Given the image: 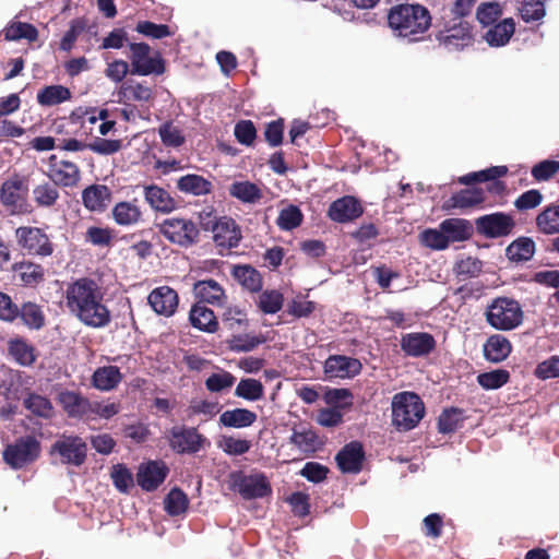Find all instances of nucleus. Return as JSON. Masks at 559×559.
Segmentation results:
<instances>
[{
	"label": "nucleus",
	"mask_w": 559,
	"mask_h": 559,
	"mask_svg": "<svg viewBox=\"0 0 559 559\" xmlns=\"http://www.w3.org/2000/svg\"><path fill=\"white\" fill-rule=\"evenodd\" d=\"M47 167V176L56 186L74 187L81 179L79 166L74 162L59 157L56 154L49 156Z\"/></svg>",
	"instance_id": "obj_14"
},
{
	"label": "nucleus",
	"mask_w": 559,
	"mask_h": 559,
	"mask_svg": "<svg viewBox=\"0 0 559 559\" xmlns=\"http://www.w3.org/2000/svg\"><path fill=\"white\" fill-rule=\"evenodd\" d=\"M290 443L295 444L302 452H314L319 445V437L311 429L296 430L290 436Z\"/></svg>",
	"instance_id": "obj_51"
},
{
	"label": "nucleus",
	"mask_w": 559,
	"mask_h": 559,
	"mask_svg": "<svg viewBox=\"0 0 559 559\" xmlns=\"http://www.w3.org/2000/svg\"><path fill=\"white\" fill-rule=\"evenodd\" d=\"M546 0H526L521 4L520 14L525 22L539 21L546 14Z\"/></svg>",
	"instance_id": "obj_63"
},
{
	"label": "nucleus",
	"mask_w": 559,
	"mask_h": 559,
	"mask_svg": "<svg viewBox=\"0 0 559 559\" xmlns=\"http://www.w3.org/2000/svg\"><path fill=\"white\" fill-rule=\"evenodd\" d=\"M33 197L37 206L52 207L57 203L60 195L55 183L52 185L50 182H45L36 186L33 189Z\"/></svg>",
	"instance_id": "obj_50"
},
{
	"label": "nucleus",
	"mask_w": 559,
	"mask_h": 559,
	"mask_svg": "<svg viewBox=\"0 0 559 559\" xmlns=\"http://www.w3.org/2000/svg\"><path fill=\"white\" fill-rule=\"evenodd\" d=\"M535 251V241L531 237L520 236L507 246L504 254L511 264L520 265L530 262Z\"/></svg>",
	"instance_id": "obj_26"
},
{
	"label": "nucleus",
	"mask_w": 559,
	"mask_h": 559,
	"mask_svg": "<svg viewBox=\"0 0 559 559\" xmlns=\"http://www.w3.org/2000/svg\"><path fill=\"white\" fill-rule=\"evenodd\" d=\"M50 454H58L63 464L81 466L87 454V444L79 436L62 435L50 449Z\"/></svg>",
	"instance_id": "obj_13"
},
{
	"label": "nucleus",
	"mask_w": 559,
	"mask_h": 559,
	"mask_svg": "<svg viewBox=\"0 0 559 559\" xmlns=\"http://www.w3.org/2000/svg\"><path fill=\"white\" fill-rule=\"evenodd\" d=\"M164 504L170 516H178L187 511L189 499L183 490L175 487L165 497Z\"/></svg>",
	"instance_id": "obj_49"
},
{
	"label": "nucleus",
	"mask_w": 559,
	"mask_h": 559,
	"mask_svg": "<svg viewBox=\"0 0 559 559\" xmlns=\"http://www.w3.org/2000/svg\"><path fill=\"white\" fill-rule=\"evenodd\" d=\"M130 48V60L131 70L130 73L133 75H160L165 72V61L157 55L151 57V47L146 43H131Z\"/></svg>",
	"instance_id": "obj_10"
},
{
	"label": "nucleus",
	"mask_w": 559,
	"mask_h": 559,
	"mask_svg": "<svg viewBox=\"0 0 559 559\" xmlns=\"http://www.w3.org/2000/svg\"><path fill=\"white\" fill-rule=\"evenodd\" d=\"M143 197L150 207L162 214H169L179 207L177 200L157 185H144Z\"/></svg>",
	"instance_id": "obj_23"
},
{
	"label": "nucleus",
	"mask_w": 559,
	"mask_h": 559,
	"mask_svg": "<svg viewBox=\"0 0 559 559\" xmlns=\"http://www.w3.org/2000/svg\"><path fill=\"white\" fill-rule=\"evenodd\" d=\"M532 176L537 181H547L559 173V160L545 159L533 166Z\"/></svg>",
	"instance_id": "obj_64"
},
{
	"label": "nucleus",
	"mask_w": 559,
	"mask_h": 559,
	"mask_svg": "<svg viewBox=\"0 0 559 559\" xmlns=\"http://www.w3.org/2000/svg\"><path fill=\"white\" fill-rule=\"evenodd\" d=\"M338 469L344 474H358L365 461L364 447L359 441L345 444L335 455Z\"/></svg>",
	"instance_id": "obj_20"
},
{
	"label": "nucleus",
	"mask_w": 559,
	"mask_h": 559,
	"mask_svg": "<svg viewBox=\"0 0 559 559\" xmlns=\"http://www.w3.org/2000/svg\"><path fill=\"white\" fill-rule=\"evenodd\" d=\"M29 330H40L45 326L46 316L41 306L33 301L23 302L19 307V317Z\"/></svg>",
	"instance_id": "obj_42"
},
{
	"label": "nucleus",
	"mask_w": 559,
	"mask_h": 559,
	"mask_svg": "<svg viewBox=\"0 0 559 559\" xmlns=\"http://www.w3.org/2000/svg\"><path fill=\"white\" fill-rule=\"evenodd\" d=\"M537 230L543 235L559 234V204L551 203L539 212L535 218Z\"/></svg>",
	"instance_id": "obj_37"
},
{
	"label": "nucleus",
	"mask_w": 559,
	"mask_h": 559,
	"mask_svg": "<svg viewBox=\"0 0 559 559\" xmlns=\"http://www.w3.org/2000/svg\"><path fill=\"white\" fill-rule=\"evenodd\" d=\"M487 323L499 331H510L523 321L521 305L508 297H498L488 305L485 312Z\"/></svg>",
	"instance_id": "obj_4"
},
{
	"label": "nucleus",
	"mask_w": 559,
	"mask_h": 559,
	"mask_svg": "<svg viewBox=\"0 0 559 559\" xmlns=\"http://www.w3.org/2000/svg\"><path fill=\"white\" fill-rule=\"evenodd\" d=\"M420 241L424 246L433 250H443L449 247V238L444 231L438 229H426L420 234Z\"/></svg>",
	"instance_id": "obj_62"
},
{
	"label": "nucleus",
	"mask_w": 559,
	"mask_h": 559,
	"mask_svg": "<svg viewBox=\"0 0 559 559\" xmlns=\"http://www.w3.org/2000/svg\"><path fill=\"white\" fill-rule=\"evenodd\" d=\"M111 216L119 226H134L143 221V212L136 199L116 203L111 209Z\"/></svg>",
	"instance_id": "obj_28"
},
{
	"label": "nucleus",
	"mask_w": 559,
	"mask_h": 559,
	"mask_svg": "<svg viewBox=\"0 0 559 559\" xmlns=\"http://www.w3.org/2000/svg\"><path fill=\"white\" fill-rule=\"evenodd\" d=\"M103 287L93 278L83 276L68 283L64 290L66 307L86 326L99 329L111 321V313L104 304Z\"/></svg>",
	"instance_id": "obj_1"
},
{
	"label": "nucleus",
	"mask_w": 559,
	"mask_h": 559,
	"mask_svg": "<svg viewBox=\"0 0 559 559\" xmlns=\"http://www.w3.org/2000/svg\"><path fill=\"white\" fill-rule=\"evenodd\" d=\"M122 373L117 366L97 368L92 376V384L100 391H111L122 381Z\"/></svg>",
	"instance_id": "obj_34"
},
{
	"label": "nucleus",
	"mask_w": 559,
	"mask_h": 559,
	"mask_svg": "<svg viewBox=\"0 0 559 559\" xmlns=\"http://www.w3.org/2000/svg\"><path fill=\"white\" fill-rule=\"evenodd\" d=\"M135 31L153 39H162L174 34L167 24H156L151 21L138 22Z\"/></svg>",
	"instance_id": "obj_60"
},
{
	"label": "nucleus",
	"mask_w": 559,
	"mask_h": 559,
	"mask_svg": "<svg viewBox=\"0 0 559 559\" xmlns=\"http://www.w3.org/2000/svg\"><path fill=\"white\" fill-rule=\"evenodd\" d=\"M510 380V372L506 369H496L477 376L478 384L485 390H497Z\"/></svg>",
	"instance_id": "obj_52"
},
{
	"label": "nucleus",
	"mask_w": 559,
	"mask_h": 559,
	"mask_svg": "<svg viewBox=\"0 0 559 559\" xmlns=\"http://www.w3.org/2000/svg\"><path fill=\"white\" fill-rule=\"evenodd\" d=\"M266 342L262 335L238 334L229 340V348L235 352H250Z\"/></svg>",
	"instance_id": "obj_57"
},
{
	"label": "nucleus",
	"mask_w": 559,
	"mask_h": 559,
	"mask_svg": "<svg viewBox=\"0 0 559 559\" xmlns=\"http://www.w3.org/2000/svg\"><path fill=\"white\" fill-rule=\"evenodd\" d=\"M8 353L21 366H31L36 360L35 348L23 338L10 340Z\"/></svg>",
	"instance_id": "obj_44"
},
{
	"label": "nucleus",
	"mask_w": 559,
	"mask_h": 559,
	"mask_svg": "<svg viewBox=\"0 0 559 559\" xmlns=\"http://www.w3.org/2000/svg\"><path fill=\"white\" fill-rule=\"evenodd\" d=\"M193 292L203 302L223 306L226 300L224 288L214 280H202L194 284Z\"/></svg>",
	"instance_id": "obj_31"
},
{
	"label": "nucleus",
	"mask_w": 559,
	"mask_h": 559,
	"mask_svg": "<svg viewBox=\"0 0 559 559\" xmlns=\"http://www.w3.org/2000/svg\"><path fill=\"white\" fill-rule=\"evenodd\" d=\"M229 195L242 203L254 204L263 198L262 190L251 181H235L228 188Z\"/></svg>",
	"instance_id": "obj_40"
},
{
	"label": "nucleus",
	"mask_w": 559,
	"mask_h": 559,
	"mask_svg": "<svg viewBox=\"0 0 559 559\" xmlns=\"http://www.w3.org/2000/svg\"><path fill=\"white\" fill-rule=\"evenodd\" d=\"M231 487L246 499L265 498L272 495V486L263 473L245 475L242 472L230 474Z\"/></svg>",
	"instance_id": "obj_11"
},
{
	"label": "nucleus",
	"mask_w": 559,
	"mask_h": 559,
	"mask_svg": "<svg viewBox=\"0 0 559 559\" xmlns=\"http://www.w3.org/2000/svg\"><path fill=\"white\" fill-rule=\"evenodd\" d=\"M255 420L257 414L247 408L225 411L219 417L221 425L230 428L250 427L255 423Z\"/></svg>",
	"instance_id": "obj_41"
},
{
	"label": "nucleus",
	"mask_w": 559,
	"mask_h": 559,
	"mask_svg": "<svg viewBox=\"0 0 559 559\" xmlns=\"http://www.w3.org/2000/svg\"><path fill=\"white\" fill-rule=\"evenodd\" d=\"M166 439L169 448L177 454H195L207 443L206 438L195 427L185 425L171 427Z\"/></svg>",
	"instance_id": "obj_9"
},
{
	"label": "nucleus",
	"mask_w": 559,
	"mask_h": 559,
	"mask_svg": "<svg viewBox=\"0 0 559 559\" xmlns=\"http://www.w3.org/2000/svg\"><path fill=\"white\" fill-rule=\"evenodd\" d=\"M212 233L215 245L223 249L236 248L241 240L240 227L235 219L228 216H222L219 224Z\"/></svg>",
	"instance_id": "obj_24"
},
{
	"label": "nucleus",
	"mask_w": 559,
	"mask_h": 559,
	"mask_svg": "<svg viewBox=\"0 0 559 559\" xmlns=\"http://www.w3.org/2000/svg\"><path fill=\"white\" fill-rule=\"evenodd\" d=\"M231 275L243 289L250 293H259L263 287L261 273L250 264L234 265Z\"/></svg>",
	"instance_id": "obj_29"
},
{
	"label": "nucleus",
	"mask_w": 559,
	"mask_h": 559,
	"mask_svg": "<svg viewBox=\"0 0 559 559\" xmlns=\"http://www.w3.org/2000/svg\"><path fill=\"white\" fill-rule=\"evenodd\" d=\"M111 191L104 185H92L82 192V201L90 211H103L110 201Z\"/></svg>",
	"instance_id": "obj_33"
},
{
	"label": "nucleus",
	"mask_w": 559,
	"mask_h": 559,
	"mask_svg": "<svg viewBox=\"0 0 559 559\" xmlns=\"http://www.w3.org/2000/svg\"><path fill=\"white\" fill-rule=\"evenodd\" d=\"M465 419L466 416L462 408H445L438 417V431L443 435L453 433L462 427Z\"/></svg>",
	"instance_id": "obj_45"
},
{
	"label": "nucleus",
	"mask_w": 559,
	"mask_h": 559,
	"mask_svg": "<svg viewBox=\"0 0 559 559\" xmlns=\"http://www.w3.org/2000/svg\"><path fill=\"white\" fill-rule=\"evenodd\" d=\"M284 302V296L278 290H264L260 294L258 308L265 314H274L278 312Z\"/></svg>",
	"instance_id": "obj_55"
},
{
	"label": "nucleus",
	"mask_w": 559,
	"mask_h": 559,
	"mask_svg": "<svg viewBox=\"0 0 559 559\" xmlns=\"http://www.w3.org/2000/svg\"><path fill=\"white\" fill-rule=\"evenodd\" d=\"M147 301L157 314L171 317L178 308L179 297L171 287L159 286L150 293Z\"/></svg>",
	"instance_id": "obj_22"
},
{
	"label": "nucleus",
	"mask_w": 559,
	"mask_h": 559,
	"mask_svg": "<svg viewBox=\"0 0 559 559\" xmlns=\"http://www.w3.org/2000/svg\"><path fill=\"white\" fill-rule=\"evenodd\" d=\"M23 406L34 416L48 419L53 415V406L49 399L37 393H28L23 400Z\"/></svg>",
	"instance_id": "obj_47"
},
{
	"label": "nucleus",
	"mask_w": 559,
	"mask_h": 559,
	"mask_svg": "<svg viewBox=\"0 0 559 559\" xmlns=\"http://www.w3.org/2000/svg\"><path fill=\"white\" fill-rule=\"evenodd\" d=\"M41 453L40 441L33 435H26L8 444L3 461L13 469H22L38 460Z\"/></svg>",
	"instance_id": "obj_7"
},
{
	"label": "nucleus",
	"mask_w": 559,
	"mask_h": 559,
	"mask_svg": "<svg viewBox=\"0 0 559 559\" xmlns=\"http://www.w3.org/2000/svg\"><path fill=\"white\" fill-rule=\"evenodd\" d=\"M486 195L481 189H463L451 195L448 206L454 209H468L485 202Z\"/></svg>",
	"instance_id": "obj_43"
},
{
	"label": "nucleus",
	"mask_w": 559,
	"mask_h": 559,
	"mask_svg": "<svg viewBox=\"0 0 559 559\" xmlns=\"http://www.w3.org/2000/svg\"><path fill=\"white\" fill-rule=\"evenodd\" d=\"M502 15L501 5L498 2L481 3L476 11V19L483 26H489Z\"/></svg>",
	"instance_id": "obj_61"
},
{
	"label": "nucleus",
	"mask_w": 559,
	"mask_h": 559,
	"mask_svg": "<svg viewBox=\"0 0 559 559\" xmlns=\"http://www.w3.org/2000/svg\"><path fill=\"white\" fill-rule=\"evenodd\" d=\"M169 468L164 461H148L140 464L136 483L145 491L156 490L168 476Z\"/></svg>",
	"instance_id": "obj_17"
},
{
	"label": "nucleus",
	"mask_w": 559,
	"mask_h": 559,
	"mask_svg": "<svg viewBox=\"0 0 559 559\" xmlns=\"http://www.w3.org/2000/svg\"><path fill=\"white\" fill-rule=\"evenodd\" d=\"M515 226L514 217L504 212L485 214L475 219L476 233L486 239L508 237Z\"/></svg>",
	"instance_id": "obj_12"
},
{
	"label": "nucleus",
	"mask_w": 559,
	"mask_h": 559,
	"mask_svg": "<svg viewBox=\"0 0 559 559\" xmlns=\"http://www.w3.org/2000/svg\"><path fill=\"white\" fill-rule=\"evenodd\" d=\"M119 97L124 102L150 103L154 99L153 90L143 83L130 81L121 85Z\"/></svg>",
	"instance_id": "obj_39"
},
{
	"label": "nucleus",
	"mask_w": 559,
	"mask_h": 559,
	"mask_svg": "<svg viewBox=\"0 0 559 559\" xmlns=\"http://www.w3.org/2000/svg\"><path fill=\"white\" fill-rule=\"evenodd\" d=\"M364 209L360 202L352 195H345L333 201L328 210V216L336 223H348L360 217Z\"/></svg>",
	"instance_id": "obj_21"
},
{
	"label": "nucleus",
	"mask_w": 559,
	"mask_h": 559,
	"mask_svg": "<svg viewBox=\"0 0 559 559\" xmlns=\"http://www.w3.org/2000/svg\"><path fill=\"white\" fill-rule=\"evenodd\" d=\"M386 17L394 34L409 41L419 40L431 25L430 12L421 4H396L389 10Z\"/></svg>",
	"instance_id": "obj_2"
},
{
	"label": "nucleus",
	"mask_w": 559,
	"mask_h": 559,
	"mask_svg": "<svg viewBox=\"0 0 559 559\" xmlns=\"http://www.w3.org/2000/svg\"><path fill=\"white\" fill-rule=\"evenodd\" d=\"M392 425L399 431H409L418 426L425 415V404L415 392H400L392 399Z\"/></svg>",
	"instance_id": "obj_3"
},
{
	"label": "nucleus",
	"mask_w": 559,
	"mask_h": 559,
	"mask_svg": "<svg viewBox=\"0 0 559 559\" xmlns=\"http://www.w3.org/2000/svg\"><path fill=\"white\" fill-rule=\"evenodd\" d=\"M508 168L506 166H491L480 171L469 173L459 178L462 185H473L476 182L490 181L487 186V191L495 195H502L506 192L507 186L500 181L499 178L507 175Z\"/></svg>",
	"instance_id": "obj_15"
},
{
	"label": "nucleus",
	"mask_w": 559,
	"mask_h": 559,
	"mask_svg": "<svg viewBox=\"0 0 559 559\" xmlns=\"http://www.w3.org/2000/svg\"><path fill=\"white\" fill-rule=\"evenodd\" d=\"M114 239V230L108 227L90 226L85 234L84 240L97 247H110Z\"/></svg>",
	"instance_id": "obj_58"
},
{
	"label": "nucleus",
	"mask_w": 559,
	"mask_h": 559,
	"mask_svg": "<svg viewBox=\"0 0 559 559\" xmlns=\"http://www.w3.org/2000/svg\"><path fill=\"white\" fill-rule=\"evenodd\" d=\"M27 198L28 185L24 177L13 174L2 182L0 202L12 215H25L33 212V206Z\"/></svg>",
	"instance_id": "obj_5"
},
{
	"label": "nucleus",
	"mask_w": 559,
	"mask_h": 559,
	"mask_svg": "<svg viewBox=\"0 0 559 559\" xmlns=\"http://www.w3.org/2000/svg\"><path fill=\"white\" fill-rule=\"evenodd\" d=\"M302 219L304 214L300 209L290 204L287 207L281 210L276 219V225L282 230H293L301 225Z\"/></svg>",
	"instance_id": "obj_53"
},
{
	"label": "nucleus",
	"mask_w": 559,
	"mask_h": 559,
	"mask_svg": "<svg viewBox=\"0 0 559 559\" xmlns=\"http://www.w3.org/2000/svg\"><path fill=\"white\" fill-rule=\"evenodd\" d=\"M3 36L4 39L9 41L20 39L35 41L38 38V31L33 24L25 22H12L3 29Z\"/></svg>",
	"instance_id": "obj_48"
},
{
	"label": "nucleus",
	"mask_w": 559,
	"mask_h": 559,
	"mask_svg": "<svg viewBox=\"0 0 559 559\" xmlns=\"http://www.w3.org/2000/svg\"><path fill=\"white\" fill-rule=\"evenodd\" d=\"M189 321L193 328L203 332L214 333L218 329V322L213 310L201 304L192 306Z\"/></svg>",
	"instance_id": "obj_32"
},
{
	"label": "nucleus",
	"mask_w": 559,
	"mask_h": 559,
	"mask_svg": "<svg viewBox=\"0 0 559 559\" xmlns=\"http://www.w3.org/2000/svg\"><path fill=\"white\" fill-rule=\"evenodd\" d=\"M515 32V23L513 19H504L495 24L485 34L484 38L491 47H501L509 43Z\"/></svg>",
	"instance_id": "obj_38"
},
{
	"label": "nucleus",
	"mask_w": 559,
	"mask_h": 559,
	"mask_svg": "<svg viewBox=\"0 0 559 559\" xmlns=\"http://www.w3.org/2000/svg\"><path fill=\"white\" fill-rule=\"evenodd\" d=\"M486 360L499 364L506 360L512 352L510 341L501 334L490 335L483 346Z\"/></svg>",
	"instance_id": "obj_30"
},
{
	"label": "nucleus",
	"mask_w": 559,
	"mask_h": 559,
	"mask_svg": "<svg viewBox=\"0 0 559 559\" xmlns=\"http://www.w3.org/2000/svg\"><path fill=\"white\" fill-rule=\"evenodd\" d=\"M58 402L62 409L71 418H82L92 412H95L94 404L88 399L82 396L79 392L62 391L58 395Z\"/></svg>",
	"instance_id": "obj_25"
},
{
	"label": "nucleus",
	"mask_w": 559,
	"mask_h": 559,
	"mask_svg": "<svg viewBox=\"0 0 559 559\" xmlns=\"http://www.w3.org/2000/svg\"><path fill=\"white\" fill-rule=\"evenodd\" d=\"M440 228L448 236L449 243L465 241L473 236V226L464 218H447L440 224Z\"/></svg>",
	"instance_id": "obj_36"
},
{
	"label": "nucleus",
	"mask_w": 559,
	"mask_h": 559,
	"mask_svg": "<svg viewBox=\"0 0 559 559\" xmlns=\"http://www.w3.org/2000/svg\"><path fill=\"white\" fill-rule=\"evenodd\" d=\"M437 342L428 332H411L402 335L401 349L408 357H424L431 354Z\"/></svg>",
	"instance_id": "obj_19"
},
{
	"label": "nucleus",
	"mask_w": 559,
	"mask_h": 559,
	"mask_svg": "<svg viewBox=\"0 0 559 559\" xmlns=\"http://www.w3.org/2000/svg\"><path fill=\"white\" fill-rule=\"evenodd\" d=\"M324 401L335 408H349L353 405V393L345 388L329 389L324 393Z\"/></svg>",
	"instance_id": "obj_59"
},
{
	"label": "nucleus",
	"mask_w": 559,
	"mask_h": 559,
	"mask_svg": "<svg viewBox=\"0 0 559 559\" xmlns=\"http://www.w3.org/2000/svg\"><path fill=\"white\" fill-rule=\"evenodd\" d=\"M177 189L183 193L200 197L210 194L213 183L200 175L188 174L177 180Z\"/></svg>",
	"instance_id": "obj_35"
},
{
	"label": "nucleus",
	"mask_w": 559,
	"mask_h": 559,
	"mask_svg": "<svg viewBox=\"0 0 559 559\" xmlns=\"http://www.w3.org/2000/svg\"><path fill=\"white\" fill-rule=\"evenodd\" d=\"M264 388L261 381L255 379H242L238 383L235 395L248 401H258L263 397Z\"/></svg>",
	"instance_id": "obj_56"
},
{
	"label": "nucleus",
	"mask_w": 559,
	"mask_h": 559,
	"mask_svg": "<svg viewBox=\"0 0 559 559\" xmlns=\"http://www.w3.org/2000/svg\"><path fill=\"white\" fill-rule=\"evenodd\" d=\"M19 248L31 257L46 259L53 254L56 245L45 229L35 226H20L14 233Z\"/></svg>",
	"instance_id": "obj_6"
},
{
	"label": "nucleus",
	"mask_w": 559,
	"mask_h": 559,
	"mask_svg": "<svg viewBox=\"0 0 559 559\" xmlns=\"http://www.w3.org/2000/svg\"><path fill=\"white\" fill-rule=\"evenodd\" d=\"M472 31L473 27L469 23L460 21L457 24L440 31L436 38L448 50H461L473 44Z\"/></svg>",
	"instance_id": "obj_16"
},
{
	"label": "nucleus",
	"mask_w": 559,
	"mask_h": 559,
	"mask_svg": "<svg viewBox=\"0 0 559 559\" xmlns=\"http://www.w3.org/2000/svg\"><path fill=\"white\" fill-rule=\"evenodd\" d=\"M158 231L170 243L181 248H190L198 243L200 230L197 224L183 217H170L157 225Z\"/></svg>",
	"instance_id": "obj_8"
},
{
	"label": "nucleus",
	"mask_w": 559,
	"mask_h": 559,
	"mask_svg": "<svg viewBox=\"0 0 559 559\" xmlns=\"http://www.w3.org/2000/svg\"><path fill=\"white\" fill-rule=\"evenodd\" d=\"M362 365L357 358L344 355H331L323 365V371L328 379L354 378L360 373Z\"/></svg>",
	"instance_id": "obj_18"
},
{
	"label": "nucleus",
	"mask_w": 559,
	"mask_h": 559,
	"mask_svg": "<svg viewBox=\"0 0 559 559\" xmlns=\"http://www.w3.org/2000/svg\"><path fill=\"white\" fill-rule=\"evenodd\" d=\"M12 271L25 287L35 288L45 281V269L41 264L23 260L12 265Z\"/></svg>",
	"instance_id": "obj_27"
},
{
	"label": "nucleus",
	"mask_w": 559,
	"mask_h": 559,
	"mask_svg": "<svg viewBox=\"0 0 559 559\" xmlns=\"http://www.w3.org/2000/svg\"><path fill=\"white\" fill-rule=\"evenodd\" d=\"M110 477L114 486L121 493H129L134 486L133 475L124 464H116L111 467Z\"/></svg>",
	"instance_id": "obj_54"
},
{
	"label": "nucleus",
	"mask_w": 559,
	"mask_h": 559,
	"mask_svg": "<svg viewBox=\"0 0 559 559\" xmlns=\"http://www.w3.org/2000/svg\"><path fill=\"white\" fill-rule=\"evenodd\" d=\"M72 94L63 85H49L41 88L37 94V103L41 106L51 107L70 100Z\"/></svg>",
	"instance_id": "obj_46"
}]
</instances>
